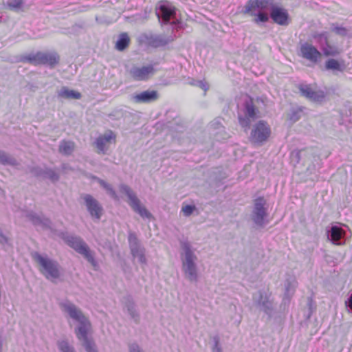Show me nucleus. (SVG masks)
Wrapping results in <instances>:
<instances>
[{
	"label": "nucleus",
	"mask_w": 352,
	"mask_h": 352,
	"mask_svg": "<svg viewBox=\"0 0 352 352\" xmlns=\"http://www.w3.org/2000/svg\"><path fill=\"white\" fill-rule=\"evenodd\" d=\"M179 245L182 270L184 276L190 282H196L198 280V256L195 252L196 249L188 240H181Z\"/></svg>",
	"instance_id": "1"
},
{
	"label": "nucleus",
	"mask_w": 352,
	"mask_h": 352,
	"mask_svg": "<svg viewBox=\"0 0 352 352\" xmlns=\"http://www.w3.org/2000/svg\"><path fill=\"white\" fill-rule=\"evenodd\" d=\"M58 305L66 318H70L78 324V327L75 328L76 337L88 334L91 324L80 308L69 300L60 301Z\"/></svg>",
	"instance_id": "2"
},
{
	"label": "nucleus",
	"mask_w": 352,
	"mask_h": 352,
	"mask_svg": "<svg viewBox=\"0 0 352 352\" xmlns=\"http://www.w3.org/2000/svg\"><path fill=\"white\" fill-rule=\"evenodd\" d=\"M32 257L38 265V270L47 280L54 281L61 276V267L54 259L50 258L47 254H41L35 252Z\"/></svg>",
	"instance_id": "3"
},
{
	"label": "nucleus",
	"mask_w": 352,
	"mask_h": 352,
	"mask_svg": "<svg viewBox=\"0 0 352 352\" xmlns=\"http://www.w3.org/2000/svg\"><path fill=\"white\" fill-rule=\"evenodd\" d=\"M63 239L70 248L82 255L92 265L94 270H97L98 264L94 258V252L90 250L88 245L81 237L73 234H67Z\"/></svg>",
	"instance_id": "4"
},
{
	"label": "nucleus",
	"mask_w": 352,
	"mask_h": 352,
	"mask_svg": "<svg viewBox=\"0 0 352 352\" xmlns=\"http://www.w3.org/2000/svg\"><path fill=\"white\" fill-rule=\"evenodd\" d=\"M156 15L162 24L170 23L175 28H180V22L175 18V8L167 1H161L155 7Z\"/></svg>",
	"instance_id": "5"
},
{
	"label": "nucleus",
	"mask_w": 352,
	"mask_h": 352,
	"mask_svg": "<svg viewBox=\"0 0 352 352\" xmlns=\"http://www.w3.org/2000/svg\"><path fill=\"white\" fill-rule=\"evenodd\" d=\"M119 188L122 193H124L127 196L129 205L134 212L140 214V216L144 219H149L152 217L151 213L141 204L136 194L129 186L122 184L120 185Z\"/></svg>",
	"instance_id": "6"
},
{
	"label": "nucleus",
	"mask_w": 352,
	"mask_h": 352,
	"mask_svg": "<svg viewBox=\"0 0 352 352\" xmlns=\"http://www.w3.org/2000/svg\"><path fill=\"white\" fill-rule=\"evenodd\" d=\"M267 217V207L266 200L264 197H259L254 201L251 218L256 226L263 227L268 223L266 220Z\"/></svg>",
	"instance_id": "7"
},
{
	"label": "nucleus",
	"mask_w": 352,
	"mask_h": 352,
	"mask_svg": "<svg viewBox=\"0 0 352 352\" xmlns=\"http://www.w3.org/2000/svg\"><path fill=\"white\" fill-rule=\"evenodd\" d=\"M271 134V129L267 122L261 120L256 123L251 130L250 141L255 144H262Z\"/></svg>",
	"instance_id": "8"
},
{
	"label": "nucleus",
	"mask_w": 352,
	"mask_h": 352,
	"mask_svg": "<svg viewBox=\"0 0 352 352\" xmlns=\"http://www.w3.org/2000/svg\"><path fill=\"white\" fill-rule=\"evenodd\" d=\"M273 0H249L243 7V14L255 15L257 11H271L274 6Z\"/></svg>",
	"instance_id": "9"
},
{
	"label": "nucleus",
	"mask_w": 352,
	"mask_h": 352,
	"mask_svg": "<svg viewBox=\"0 0 352 352\" xmlns=\"http://www.w3.org/2000/svg\"><path fill=\"white\" fill-rule=\"evenodd\" d=\"M129 243L133 257L137 258L140 264L146 265L147 259L145 256V249L140 245L135 233H129Z\"/></svg>",
	"instance_id": "10"
},
{
	"label": "nucleus",
	"mask_w": 352,
	"mask_h": 352,
	"mask_svg": "<svg viewBox=\"0 0 352 352\" xmlns=\"http://www.w3.org/2000/svg\"><path fill=\"white\" fill-rule=\"evenodd\" d=\"M155 72L153 65L142 67L134 65L129 70V74L134 80L145 81L153 76Z\"/></svg>",
	"instance_id": "11"
},
{
	"label": "nucleus",
	"mask_w": 352,
	"mask_h": 352,
	"mask_svg": "<svg viewBox=\"0 0 352 352\" xmlns=\"http://www.w3.org/2000/svg\"><path fill=\"white\" fill-rule=\"evenodd\" d=\"M254 303L267 315H271L273 310V302L270 295L265 291H258L252 296Z\"/></svg>",
	"instance_id": "12"
},
{
	"label": "nucleus",
	"mask_w": 352,
	"mask_h": 352,
	"mask_svg": "<svg viewBox=\"0 0 352 352\" xmlns=\"http://www.w3.org/2000/svg\"><path fill=\"white\" fill-rule=\"evenodd\" d=\"M116 135L111 130L107 131L104 133L100 135L95 140V145L98 153L104 154L113 142L116 143Z\"/></svg>",
	"instance_id": "13"
},
{
	"label": "nucleus",
	"mask_w": 352,
	"mask_h": 352,
	"mask_svg": "<svg viewBox=\"0 0 352 352\" xmlns=\"http://www.w3.org/2000/svg\"><path fill=\"white\" fill-rule=\"evenodd\" d=\"M256 116L255 107L252 100H248L245 103L244 116L239 115V122L240 125L246 131L250 128V124L254 120Z\"/></svg>",
	"instance_id": "14"
},
{
	"label": "nucleus",
	"mask_w": 352,
	"mask_h": 352,
	"mask_svg": "<svg viewBox=\"0 0 352 352\" xmlns=\"http://www.w3.org/2000/svg\"><path fill=\"white\" fill-rule=\"evenodd\" d=\"M82 199L91 217L99 220L102 217L103 209L98 201L89 194L84 195Z\"/></svg>",
	"instance_id": "15"
},
{
	"label": "nucleus",
	"mask_w": 352,
	"mask_h": 352,
	"mask_svg": "<svg viewBox=\"0 0 352 352\" xmlns=\"http://www.w3.org/2000/svg\"><path fill=\"white\" fill-rule=\"evenodd\" d=\"M299 90L303 96L315 102H322L324 100L326 96L324 91L314 89L309 85H300Z\"/></svg>",
	"instance_id": "16"
},
{
	"label": "nucleus",
	"mask_w": 352,
	"mask_h": 352,
	"mask_svg": "<svg viewBox=\"0 0 352 352\" xmlns=\"http://www.w3.org/2000/svg\"><path fill=\"white\" fill-rule=\"evenodd\" d=\"M270 17L273 21L280 25H287L289 23V14L287 11L283 8L274 6L270 11Z\"/></svg>",
	"instance_id": "17"
},
{
	"label": "nucleus",
	"mask_w": 352,
	"mask_h": 352,
	"mask_svg": "<svg viewBox=\"0 0 352 352\" xmlns=\"http://www.w3.org/2000/svg\"><path fill=\"white\" fill-rule=\"evenodd\" d=\"M302 56L311 63H316L321 57V53L312 45L305 43L300 47Z\"/></svg>",
	"instance_id": "18"
},
{
	"label": "nucleus",
	"mask_w": 352,
	"mask_h": 352,
	"mask_svg": "<svg viewBox=\"0 0 352 352\" xmlns=\"http://www.w3.org/2000/svg\"><path fill=\"white\" fill-rule=\"evenodd\" d=\"M159 94L155 90H146L137 94L133 96V100L136 103H151L157 100Z\"/></svg>",
	"instance_id": "19"
},
{
	"label": "nucleus",
	"mask_w": 352,
	"mask_h": 352,
	"mask_svg": "<svg viewBox=\"0 0 352 352\" xmlns=\"http://www.w3.org/2000/svg\"><path fill=\"white\" fill-rule=\"evenodd\" d=\"M25 216L35 226H39L43 229L51 228V221L48 218L44 217L43 214L39 215L34 212L31 211L27 212Z\"/></svg>",
	"instance_id": "20"
},
{
	"label": "nucleus",
	"mask_w": 352,
	"mask_h": 352,
	"mask_svg": "<svg viewBox=\"0 0 352 352\" xmlns=\"http://www.w3.org/2000/svg\"><path fill=\"white\" fill-rule=\"evenodd\" d=\"M345 231L338 226H333L328 232V239L335 245L345 244Z\"/></svg>",
	"instance_id": "21"
},
{
	"label": "nucleus",
	"mask_w": 352,
	"mask_h": 352,
	"mask_svg": "<svg viewBox=\"0 0 352 352\" xmlns=\"http://www.w3.org/2000/svg\"><path fill=\"white\" fill-rule=\"evenodd\" d=\"M31 172L36 177L49 179L53 182H57L59 179L58 173L50 168L34 167L32 169Z\"/></svg>",
	"instance_id": "22"
},
{
	"label": "nucleus",
	"mask_w": 352,
	"mask_h": 352,
	"mask_svg": "<svg viewBox=\"0 0 352 352\" xmlns=\"http://www.w3.org/2000/svg\"><path fill=\"white\" fill-rule=\"evenodd\" d=\"M175 36L172 34L166 36L164 34L155 35L150 38L149 43L154 47L164 46L174 41Z\"/></svg>",
	"instance_id": "23"
},
{
	"label": "nucleus",
	"mask_w": 352,
	"mask_h": 352,
	"mask_svg": "<svg viewBox=\"0 0 352 352\" xmlns=\"http://www.w3.org/2000/svg\"><path fill=\"white\" fill-rule=\"evenodd\" d=\"M124 308L126 309L127 312L131 318L135 322H138L140 319L139 313L136 309V305L131 297H127L124 300Z\"/></svg>",
	"instance_id": "24"
},
{
	"label": "nucleus",
	"mask_w": 352,
	"mask_h": 352,
	"mask_svg": "<svg viewBox=\"0 0 352 352\" xmlns=\"http://www.w3.org/2000/svg\"><path fill=\"white\" fill-rule=\"evenodd\" d=\"M57 96L60 99H76L81 98V94L74 90L68 89L67 87H63L57 92Z\"/></svg>",
	"instance_id": "25"
},
{
	"label": "nucleus",
	"mask_w": 352,
	"mask_h": 352,
	"mask_svg": "<svg viewBox=\"0 0 352 352\" xmlns=\"http://www.w3.org/2000/svg\"><path fill=\"white\" fill-rule=\"evenodd\" d=\"M297 287V281L296 278L290 276L285 280V295L287 298H290L294 293Z\"/></svg>",
	"instance_id": "26"
},
{
	"label": "nucleus",
	"mask_w": 352,
	"mask_h": 352,
	"mask_svg": "<svg viewBox=\"0 0 352 352\" xmlns=\"http://www.w3.org/2000/svg\"><path fill=\"white\" fill-rule=\"evenodd\" d=\"M77 338L79 340L82 341V346L87 352H98L96 344L91 339L88 338V334L81 335Z\"/></svg>",
	"instance_id": "27"
},
{
	"label": "nucleus",
	"mask_w": 352,
	"mask_h": 352,
	"mask_svg": "<svg viewBox=\"0 0 352 352\" xmlns=\"http://www.w3.org/2000/svg\"><path fill=\"white\" fill-rule=\"evenodd\" d=\"M41 64H47L49 65H54L58 63L59 57L54 53H43L41 52Z\"/></svg>",
	"instance_id": "28"
},
{
	"label": "nucleus",
	"mask_w": 352,
	"mask_h": 352,
	"mask_svg": "<svg viewBox=\"0 0 352 352\" xmlns=\"http://www.w3.org/2000/svg\"><path fill=\"white\" fill-rule=\"evenodd\" d=\"M94 179L100 184V186L101 187H102L107 191V192L113 199H118V196L116 192L115 191L113 186L110 184L107 183L104 180H103L99 177H94Z\"/></svg>",
	"instance_id": "29"
},
{
	"label": "nucleus",
	"mask_w": 352,
	"mask_h": 352,
	"mask_svg": "<svg viewBox=\"0 0 352 352\" xmlns=\"http://www.w3.org/2000/svg\"><path fill=\"white\" fill-rule=\"evenodd\" d=\"M75 144L72 141L63 140L60 142L59 152L63 155H69L74 150Z\"/></svg>",
	"instance_id": "30"
},
{
	"label": "nucleus",
	"mask_w": 352,
	"mask_h": 352,
	"mask_svg": "<svg viewBox=\"0 0 352 352\" xmlns=\"http://www.w3.org/2000/svg\"><path fill=\"white\" fill-rule=\"evenodd\" d=\"M0 163L4 166L9 165L12 166H15L18 165V162L16 160L6 153L3 151L0 150Z\"/></svg>",
	"instance_id": "31"
},
{
	"label": "nucleus",
	"mask_w": 352,
	"mask_h": 352,
	"mask_svg": "<svg viewBox=\"0 0 352 352\" xmlns=\"http://www.w3.org/2000/svg\"><path fill=\"white\" fill-rule=\"evenodd\" d=\"M129 41L130 39L126 33L120 34L116 44V49L119 51L124 50L128 47Z\"/></svg>",
	"instance_id": "32"
},
{
	"label": "nucleus",
	"mask_w": 352,
	"mask_h": 352,
	"mask_svg": "<svg viewBox=\"0 0 352 352\" xmlns=\"http://www.w3.org/2000/svg\"><path fill=\"white\" fill-rule=\"evenodd\" d=\"M313 38L316 41L317 43L320 45V48L327 45L329 41V35L327 32H322L320 33H314L312 35Z\"/></svg>",
	"instance_id": "33"
},
{
	"label": "nucleus",
	"mask_w": 352,
	"mask_h": 352,
	"mask_svg": "<svg viewBox=\"0 0 352 352\" xmlns=\"http://www.w3.org/2000/svg\"><path fill=\"white\" fill-rule=\"evenodd\" d=\"M57 346L60 352H76L74 347L65 340H58Z\"/></svg>",
	"instance_id": "34"
},
{
	"label": "nucleus",
	"mask_w": 352,
	"mask_h": 352,
	"mask_svg": "<svg viewBox=\"0 0 352 352\" xmlns=\"http://www.w3.org/2000/svg\"><path fill=\"white\" fill-rule=\"evenodd\" d=\"M23 3V0H8L5 6L8 7L11 10L17 12L21 8Z\"/></svg>",
	"instance_id": "35"
},
{
	"label": "nucleus",
	"mask_w": 352,
	"mask_h": 352,
	"mask_svg": "<svg viewBox=\"0 0 352 352\" xmlns=\"http://www.w3.org/2000/svg\"><path fill=\"white\" fill-rule=\"evenodd\" d=\"M325 68L327 70L332 71H342V68L341 65L339 63L338 60L333 58L329 59L325 63Z\"/></svg>",
	"instance_id": "36"
},
{
	"label": "nucleus",
	"mask_w": 352,
	"mask_h": 352,
	"mask_svg": "<svg viewBox=\"0 0 352 352\" xmlns=\"http://www.w3.org/2000/svg\"><path fill=\"white\" fill-rule=\"evenodd\" d=\"M41 52L30 54L23 58V61L28 62L34 65L41 64Z\"/></svg>",
	"instance_id": "37"
},
{
	"label": "nucleus",
	"mask_w": 352,
	"mask_h": 352,
	"mask_svg": "<svg viewBox=\"0 0 352 352\" xmlns=\"http://www.w3.org/2000/svg\"><path fill=\"white\" fill-rule=\"evenodd\" d=\"M254 16H256L254 19V22L256 24H258L260 22H267L269 20V16L266 12L263 11H257L256 12V14L254 15Z\"/></svg>",
	"instance_id": "38"
},
{
	"label": "nucleus",
	"mask_w": 352,
	"mask_h": 352,
	"mask_svg": "<svg viewBox=\"0 0 352 352\" xmlns=\"http://www.w3.org/2000/svg\"><path fill=\"white\" fill-rule=\"evenodd\" d=\"M321 49L324 54L327 56H336L338 54V50L335 47L330 45L329 44V41L327 42V45H324V46Z\"/></svg>",
	"instance_id": "39"
},
{
	"label": "nucleus",
	"mask_w": 352,
	"mask_h": 352,
	"mask_svg": "<svg viewBox=\"0 0 352 352\" xmlns=\"http://www.w3.org/2000/svg\"><path fill=\"white\" fill-rule=\"evenodd\" d=\"M331 30L336 34L342 36H346L347 34V30L345 28L341 27V26H338L336 23H333L331 25Z\"/></svg>",
	"instance_id": "40"
},
{
	"label": "nucleus",
	"mask_w": 352,
	"mask_h": 352,
	"mask_svg": "<svg viewBox=\"0 0 352 352\" xmlns=\"http://www.w3.org/2000/svg\"><path fill=\"white\" fill-rule=\"evenodd\" d=\"M195 208V206L193 205H186L182 207V211L183 212L184 216L189 217L192 214Z\"/></svg>",
	"instance_id": "41"
},
{
	"label": "nucleus",
	"mask_w": 352,
	"mask_h": 352,
	"mask_svg": "<svg viewBox=\"0 0 352 352\" xmlns=\"http://www.w3.org/2000/svg\"><path fill=\"white\" fill-rule=\"evenodd\" d=\"M190 84L200 87L201 89H204L205 91H207L209 88L208 85L203 80L193 81V82H191Z\"/></svg>",
	"instance_id": "42"
},
{
	"label": "nucleus",
	"mask_w": 352,
	"mask_h": 352,
	"mask_svg": "<svg viewBox=\"0 0 352 352\" xmlns=\"http://www.w3.org/2000/svg\"><path fill=\"white\" fill-rule=\"evenodd\" d=\"M344 304L348 312L352 311V289L350 290L348 298L345 300Z\"/></svg>",
	"instance_id": "43"
},
{
	"label": "nucleus",
	"mask_w": 352,
	"mask_h": 352,
	"mask_svg": "<svg viewBox=\"0 0 352 352\" xmlns=\"http://www.w3.org/2000/svg\"><path fill=\"white\" fill-rule=\"evenodd\" d=\"M300 118V112L298 111H293L289 116V120L292 122H297Z\"/></svg>",
	"instance_id": "44"
},
{
	"label": "nucleus",
	"mask_w": 352,
	"mask_h": 352,
	"mask_svg": "<svg viewBox=\"0 0 352 352\" xmlns=\"http://www.w3.org/2000/svg\"><path fill=\"white\" fill-rule=\"evenodd\" d=\"M212 352H222L221 348L219 345V338L217 337L214 338V345L212 349Z\"/></svg>",
	"instance_id": "45"
},
{
	"label": "nucleus",
	"mask_w": 352,
	"mask_h": 352,
	"mask_svg": "<svg viewBox=\"0 0 352 352\" xmlns=\"http://www.w3.org/2000/svg\"><path fill=\"white\" fill-rule=\"evenodd\" d=\"M129 352H143L142 348L136 343H132L129 345Z\"/></svg>",
	"instance_id": "46"
}]
</instances>
